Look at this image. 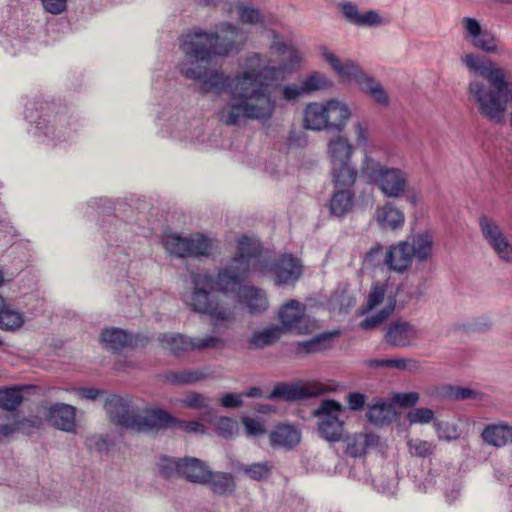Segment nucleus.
I'll list each match as a JSON object with an SVG mask.
<instances>
[{"instance_id":"f257e3e1","label":"nucleus","mask_w":512,"mask_h":512,"mask_svg":"<svg viewBox=\"0 0 512 512\" xmlns=\"http://www.w3.org/2000/svg\"><path fill=\"white\" fill-rule=\"evenodd\" d=\"M210 62L184 54L180 72L188 79L200 81L202 93L229 92L230 101L218 111L221 123L240 126L247 120L265 123L273 117L276 99L268 90V81L274 80L275 68L265 65L260 54H248L243 70L234 77L219 70H208Z\"/></svg>"},{"instance_id":"f03ea898","label":"nucleus","mask_w":512,"mask_h":512,"mask_svg":"<svg viewBox=\"0 0 512 512\" xmlns=\"http://www.w3.org/2000/svg\"><path fill=\"white\" fill-rule=\"evenodd\" d=\"M302 272L301 261L292 254L273 260L261 252L257 239L244 235L238 240L235 256L218 271L217 287L225 292L237 291L253 273H273L276 285L294 284Z\"/></svg>"},{"instance_id":"7ed1b4c3","label":"nucleus","mask_w":512,"mask_h":512,"mask_svg":"<svg viewBox=\"0 0 512 512\" xmlns=\"http://www.w3.org/2000/svg\"><path fill=\"white\" fill-rule=\"evenodd\" d=\"M247 41V34L237 25L221 23L215 32L201 29L187 33L183 37L181 50L190 58L211 60L212 56H228L238 53Z\"/></svg>"},{"instance_id":"20e7f679","label":"nucleus","mask_w":512,"mask_h":512,"mask_svg":"<svg viewBox=\"0 0 512 512\" xmlns=\"http://www.w3.org/2000/svg\"><path fill=\"white\" fill-rule=\"evenodd\" d=\"M105 409L118 425L137 432L157 433L176 422L169 412L151 406L138 407L131 400L112 395L106 399Z\"/></svg>"},{"instance_id":"39448f33","label":"nucleus","mask_w":512,"mask_h":512,"mask_svg":"<svg viewBox=\"0 0 512 512\" xmlns=\"http://www.w3.org/2000/svg\"><path fill=\"white\" fill-rule=\"evenodd\" d=\"M191 282L193 289L183 294L184 304L193 312L208 315L216 321H229L233 318V312L230 308L219 303L211 290L222 292L217 287V276L204 273H192ZM227 294L228 292L223 291Z\"/></svg>"},{"instance_id":"423d86ee","label":"nucleus","mask_w":512,"mask_h":512,"mask_svg":"<svg viewBox=\"0 0 512 512\" xmlns=\"http://www.w3.org/2000/svg\"><path fill=\"white\" fill-rule=\"evenodd\" d=\"M360 174L368 183L376 185L388 198H400L408 187V175L404 170L388 167L367 152L363 156Z\"/></svg>"},{"instance_id":"0eeeda50","label":"nucleus","mask_w":512,"mask_h":512,"mask_svg":"<svg viewBox=\"0 0 512 512\" xmlns=\"http://www.w3.org/2000/svg\"><path fill=\"white\" fill-rule=\"evenodd\" d=\"M165 249L179 258L209 257L214 250V240L201 233L182 237L179 234H169L163 238Z\"/></svg>"},{"instance_id":"6e6552de","label":"nucleus","mask_w":512,"mask_h":512,"mask_svg":"<svg viewBox=\"0 0 512 512\" xmlns=\"http://www.w3.org/2000/svg\"><path fill=\"white\" fill-rule=\"evenodd\" d=\"M345 407L335 400H323L314 411V416L319 419L318 432L322 438L329 442H338L344 434V421L341 416Z\"/></svg>"},{"instance_id":"1a4fd4ad","label":"nucleus","mask_w":512,"mask_h":512,"mask_svg":"<svg viewBox=\"0 0 512 512\" xmlns=\"http://www.w3.org/2000/svg\"><path fill=\"white\" fill-rule=\"evenodd\" d=\"M463 38L474 48L493 55H502L505 49L502 41L493 32L482 29L479 21L472 17H464L461 20Z\"/></svg>"},{"instance_id":"9d476101","label":"nucleus","mask_w":512,"mask_h":512,"mask_svg":"<svg viewBox=\"0 0 512 512\" xmlns=\"http://www.w3.org/2000/svg\"><path fill=\"white\" fill-rule=\"evenodd\" d=\"M479 228L483 239L495 255L506 264L512 263V242L500 224L486 215L479 217Z\"/></svg>"},{"instance_id":"9b49d317","label":"nucleus","mask_w":512,"mask_h":512,"mask_svg":"<svg viewBox=\"0 0 512 512\" xmlns=\"http://www.w3.org/2000/svg\"><path fill=\"white\" fill-rule=\"evenodd\" d=\"M270 49L273 52L283 56L278 67H275L274 81L277 80L278 72H280L282 74L292 73L300 68V66L303 62V56L300 53V51L298 49H296L294 46L287 45L286 43H284L282 40H280V38L277 35L274 37V40L271 43ZM261 58L263 59L265 65L274 68V66L269 65V61L267 59H265L262 56H261ZM272 82H273V80L268 81V87L270 86V84ZM268 90L270 91L269 88H268Z\"/></svg>"},{"instance_id":"f8f14e48","label":"nucleus","mask_w":512,"mask_h":512,"mask_svg":"<svg viewBox=\"0 0 512 512\" xmlns=\"http://www.w3.org/2000/svg\"><path fill=\"white\" fill-rule=\"evenodd\" d=\"M325 392L323 386L319 383L310 384H286L279 383L275 385L269 394V399H284L286 401H295L316 397Z\"/></svg>"},{"instance_id":"ddd939ff","label":"nucleus","mask_w":512,"mask_h":512,"mask_svg":"<svg viewBox=\"0 0 512 512\" xmlns=\"http://www.w3.org/2000/svg\"><path fill=\"white\" fill-rule=\"evenodd\" d=\"M384 339L393 347H410L419 339V331L409 321L398 319L389 324Z\"/></svg>"},{"instance_id":"4468645a","label":"nucleus","mask_w":512,"mask_h":512,"mask_svg":"<svg viewBox=\"0 0 512 512\" xmlns=\"http://www.w3.org/2000/svg\"><path fill=\"white\" fill-rule=\"evenodd\" d=\"M410 250V242L406 240L390 245L384 254L383 265L398 274L407 272L413 262Z\"/></svg>"},{"instance_id":"2eb2a0df","label":"nucleus","mask_w":512,"mask_h":512,"mask_svg":"<svg viewBox=\"0 0 512 512\" xmlns=\"http://www.w3.org/2000/svg\"><path fill=\"white\" fill-rule=\"evenodd\" d=\"M327 102L313 101L305 105L303 109V127L311 131H329Z\"/></svg>"},{"instance_id":"dca6fc26","label":"nucleus","mask_w":512,"mask_h":512,"mask_svg":"<svg viewBox=\"0 0 512 512\" xmlns=\"http://www.w3.org/2000/svg\"><path fill=\"white\" fill-rule=\"evenodd\" d=\"M47 420L57 429L73 432L76 428V408L65 403H55L47 408Z\"/></svg>"},{"instance_id":"f3484780","label":"nucleus","mask_w":512,"mask_h":512,"mask_svg":"<svg viewBox=\"0 0 512 512\" xmlns=\"http://www.w3.org/2000/svg\"><path fill=\"white\" fill-rule=\"evenodd\" d=\"M319 51L323 59L331 66L339 77L349 82L357 81L363 70L355 61L351 59H346L344 61L340 60L326 46H321Z\"/></svg>"},{"instance_id":"a211bd4d","label":"nucleus","mask_w":512,"mask_h":512,"mask_svg":"<svg viewBox=\"0 0 512 512\" xmlns=\"http://www.w3.org/2000/svg\"><path fill=\"white\" fill-rule=\"evenodd\" d=\"M305 316V306L297 300H289L279 310V320L282 332L293 331L298 334L303 332L302 323Z\"/></svg>"},{"instance_id":"6ab92c4d","label":"nucleus","mask_w":512,"mask_h":512,"mask_svg":"<svg viewBox=\"0 0 512 512\" xmlns=\"http://www.w3.org/2000/svg\"><path fill=\"white\" fill-rule=\"evenodd\" d=\"M340 10L349 23L359 27H376L386 23L378 12L368 10L361 13L357 5L352 2L341 3Z\"/></svg>"},{"instance_id":"aec40b11","label":"nucleus","mask_w":512,"mask_h":512,"mask_svg":"<svg viewBox=\"0 0 512 512\" xmlns=\"http://www.w3.org/2000/svg\"><path fill=\"white\" fill-rule=\"evenodd\" d=\"M329 131L341 133L352 117L350 106L337 98L326 99Z\"/></svg>"},{"instance_id":"412c9836","label":"nucleus","mask_w":512,"mask_h":512,"mask_svg":"<svg viewBox=\"0 0 512 512\" xmlns=\"http://www.w3.org/2000/svg\"><path fill=\"white\" fill-rule=\"evenodd\" d=\"M481 438L489 446L502 448L512 443V426L504 421L488 424L484 427Z\"/></svg>"},{"instance_id":"4be33fe9","label":"nucleus","mask_w":512,"mask_h":512,"mask_svg":"<svg viewBox=\"0 0 512 512\" xmlns=\"http://www.w3.org/2000/svg\"><path fill=\"white\" fill-rule=\"evenodd\" d=\"M269 439L273 448L291 450L299 444L301 433L295 426L283 424L270 432Z\"/></svg>"},{"instance_id":"5701e85b","label":"nucleus","mask_w":512,"mask_h":512,"mask_svg":"<svg viewBox=\"0 0 512 512\" xmlns=\"http://www.w3.org/2000/svg\"><path fill=\"white\" fill-rule=\"evenodd\" d=\"M353 154L354 147L348 138L342 135H336L329 139L326 155L330 165L351 161Z\"/></svg>"},{"instance_id":"b1692460","label":"nucleus","mask_w":512,"mask_h":512,"mask_svg":"<svg viewBox=\"0 0 512 512\" xmlns=\"http://www.w3.org/2000/svg\"><path fill=\"white\" fill-rule=\"evenodd\" d=\"M181 477L186 480L206 484L211 477V470L198 458L187 457L182 459Z\"/></svg>"},{"instance_id":"393cba45","label":"nucleus","mask_w":512,"mask_h":512,"mask_svg":"<svg viewBox=\"0 0 512 512\" xmlns=\"http://www.w3.org/2000/svg\"><path fill=\"white\" fill-rule=\"evenodd\" d=\"M239 299L244 303L251 313H261L268 307V301L265 292L262 289L253 286H240L237 291Z\"/></svg>"},{"instance_id":"a878e982","label":"nucleus","mask_w":512,"mask_h":512,"mask_svg":"<svg viewBox=\"0 0 512 512\" xmlns=\"http://www.w3.org/2000/svg\"><path fill=\"white\" fill-rule=\"evenodd\" d=\"M375 219L382 229L396 230L402 228L405 216L401 210L387 202L376 209Z\"/></svg>"},{"instance_id":"bb28decb","label":"nucleus","mask_w":512,"mask_h":512,"mask_svg":"<svg viewBox=\"0 0 512 512\" xmlns=\"http://www.w3.org/2000/svg\"><path fill=\"white\" fill-rule=\"evenodd\" d=\"M330 174L335 188H352L358 171L352 161L330 165Z\"/></svg>"},{"instance_id":"cd10ccee","label":"nucleus","mask_w":512,"mask_h":512,"mask_svg":"<svg viewBox=\"0 0 512 512\" xmlns=\"http://www.w3.org/2000/svg\"><path fill=\"white\" fill-rule=\"evenodd\" d=\"M355 83L359 86L361 91L370 95L376 103L383 106H387L389 104V96L381 83L366 72L362 71Z\"/></svg>"},{"instance_id":"c85d7f7f","label":"nucleus","mask_w":512,"mask_h":512,"mask_svg":"<svg viewBox=\"0 0 512 512\" xmlns=\"http://www.w3.org/2000/svg\"><path fill=\"white\" fill-rule=\"evenodd\" d=\"M378 436L372 433H356L346 439V453L352 457H359L378 444Z\"/></svg>"},{"instance_id":"c756f323","label":"nucleus","mask_w":512,"mask_h":512,"mask_svg":"<svg viewBox=\"0 0 512 512\" xmlns=\"http://www.w3.org/2000/svg\"><path fill=\"white\" fill-rule=\"evenodd\" d=\"M407 241L410 242V251L413 259L418 262L428 261L433 254V238L428 233H418Z\"/></svg>"},{"instance_id":"7c9ffc66","label":"nucleus","mask_w":512,"mask_h":512,"mask_svg":"<svg viewBox=\"0 0 512 512\" xmlns=\"http://www.w3.org/2000/svg\"><path fill=\"white\" fill-rule=\"evenodd\" d=\"M210 376L209 368L194 370L169 371L164 375L165 380L174 385H190Z\"/></svg>"},{"instance_id":"2f4dec72","label":"nucleus","mask_w":512,"mask_h":512,"mask_svg":"<svg viewBox=\"0 0 512 512\" xmlns=\"http://www.w3.org/2000/svg\"><path fill=\"white\" fill-rule=\"evenodd\" d=\"M101 340L107 349L120 351L133 342L131 334L120 328H106L101 333Z\"/></svg>"},{"instance_id":"473e14b6","label":"nucleus","mask_w":512,"mask_h":512,"mask_svg":"<svg viewBox=\"0 0 512 512\" xmlns=\"http://www.w3.org/2000/svg\"><path fill=\"white\" fill-rule=\"evenodd\" d=\"M163 349L168 350L175 356L191 351V345L187 341H191V337L180 333H163L158 338Z\"/></svg>"},{"instance_id":"72a5a7b5","label":"nucleus","mask_w":512,"mask_h":512,"mask_svg":"<svg viewBox=\"0 0 512 512\" xmlns=\"http://www.w3.org/2000/svg\"><path fill=\"white\" fill-rule=\"evenodd\" d=\"M354 203V193L351 188H338L330 200V212L335 216H343L348 213Z\"/></svg>"},{"instance_id":"f704fd0d","label":"nucleus","mask_w":512,"mask_h":512,"mask_svg":"<svg viewBox=\"0 0 512 512\" xmlns=\"http://www.w3.org/2000/svg\"><path fill=\"white\" fill-rule=\"evenodd\" d=\"M25 323L24 314L5 305L4 301L0 306V329L5 331H16L20 329Z\"/></svg>"},{"instance_id":"c9c22d12","label":"nucleus","mask_w":512,"mask_h":512,"mask_svg":"<svg viewBox=\"0 0 512 512\" xmlns=\"http://www.w3.org/2000/svg\"><path fill=\"white\" fill-rule=\"evenodd\" d=\"M282 328L272 326L255 332L249 340V349H262L277 342L282 336Z\"/></svg>"},{"instance_id":"e433bc0d","label":"nucleus","mask_w":512,"mask_h":512,"mask_svg":"<svg viewBox=\"0 0 512 512\" xmlns=\"http://www.w3.org/2000/svg\"><path fill=\"white\" fill-rule=\"evenodd\" d=\"M211 402L210 398L194 391H190L176 400V404L180 407L199 410L204 415L212 413Z\"/></svg>"},{"instance_id":"4c0bfd02","label":"nucleus","mask_w":512,"mask_h":512,"mask_svg":"<svg viewBox=\"0 0 512 512\" xmlns=\"http://www.w3.org/2000/svg\"><path fill=\"white\" fill-rule=\"evenodd\" d=\"M186 343L191 345V351L199 352L206 350H221L226 346L224 338L215 334L191 337V341H187Z\"/></svg>"},{"instance_id":"58836bf2","label":"nucleus","mask_w":512,"mask_h":512,"mask_svg":"<svg viewBox=\"0 0 512 512\" xmlns=\"http://www.w3.org/2000/svg\"><path fill=\"white\" fill-rule=\"evenodd\" d=\"M210 484L211 490L215 494L226 495L230 494L235 489V482L233 476L230 473L217 472L213 473L211 471V477H209L208 482Z\"/></svg>"},{"instance_id":"ea45409f","label":"nucleus","mask_w":512,"mask_h":512,"mask_svg":"<svg viewBox=\"0 0 512 512\" xmlns=\"http://www.w3.org/2000/svg\"><path fill=\"white\" fill-rule=\"evenodd\" d=\"M368 420L376 425L389 422L394 416L392 406L383 401H377L371 405L366 414Z\"/></svg>"},{"instance_id":"a19ab883","label":"nucleus","mask_w":512,"mask_h":512,"mask_svg":"<svg viewBox=\"0 0 512 512\" xmlns=\"http://www.w3.org/2000/svg\"><path fill=\"white\" fill-rule=\"evenodd\" d=\"M236 10L242 24L262 25L265 23V15L257 8L241 3L236 6Z\"/></svg>"},{"instance_id":"79ce46f5","label":"nucleus","mask_w":512,"mask_h":512,"mask_svg":"<svg viewBox=\"0 0 512 512\" xmlns=\"http://www.w3.org/2000/svg\"><path fill=\"white\" fill-rule=\"evenodd\" d=\"M395 301L390 299L388 304L378 313L366 317L360 324L361 328L368 330L377 327L384 322L394 311Z\"/></svg>"},{"instance_id":"37998d69","label":"nucleus","mask_w":512,"mask_h":512,"mask_svg":"<svg viewBox=\"0 0 512 512\" xmlns=\"http://www.w3.org/2000/svg\"><path fill=\"white\" fill-rule=\"evenodd\" d=\"M167 129L173 137L181 140L193 141L195 138V135L190 130L188 122L184 118L176 117L171 120Z\"/></svg>"},{"instance_id":"c03bdc74","label":"nucleus","mask_w":512,"mask_h":512,"mask_svg":"<svg viewBox=\"0 0 512 512\" xmlns=\"http://www.w3.org/2000/svg\"><path fill=\"white\" fill-rule=\"evenodd\" d=\"M21 390L17 388H7L0 390V407L11 411L15 410L22 402Z\"/></svg>"},{"instance_id":"a18cd8bd","label":"nucleus","mask_w":512,"mask_h":512,"mask_svg":"<svg viewBox=\"0 0 512 512\" xmlns=\"http://www.w3.org/2000/svg\"><path fill=\"white\" fill-rule=\"evenodd\" d=\"M181 465L182 459L163 456L158 463L159 473L165 478L181 477Z\"/></svg>"},{"instance_id":"49530a36","label":"nucleus","mask_w":512,"mask_h":512,"mask_svg":"<svg viewBox=\"0 0 512 512\" xmlns=\"http://www.w3.org/2000/svg\"><path fill=\"white\" fill-rule=\"evenodd\" d=\"M301 85L305 94H309L327 88L329 86V81L322 73L313 72L302 79Z\"/></svg>"},{"instance_id":"de8ad7c7","label":"nucleus","mask_w":512,"mask_h":512,"mask_svg":"<svg viewBox=\"0 0 512 512\" xmlns=\"http://www.w3.org/2000/svg\"><path fill=\"white\" fill-rule=\"evenodd\" d=\"M408 451L414 457H428L433 454L435 446L433 443L419 438L409 439L407 442Z\"/></svg>"},{"instance_id":"09e8293b","label":"nucleus","mask_w":512,"mask_h":512,"mask_svg":"<svg viewBox=\"0 0 512 512\" xmlns=\"http://www.w3.org/2000/svg\"><path fill=\"white\" fill-rule=\"evenodd\" d=\"M426 394L433 401L454 402V386L450 384H441L428 387L426 389Z\"/></svg>"},{"instance_id":"8fccbe9b","label":"nucleus","mask_w":512,"mask_h":512,"mask_svg":"<svg viewBox=\"0 0 512 512\" xmlns=\"http://www.w3.org/2000/svg\"><path fill=\"white\" fill-rule=\"evenodd\" d=\"M241 470L249 478L259 481L270 475L272 466L269 462L253 463L251 465L242 466Z\"/></svg>"},{"instance_id":"3c124183","label":"nucleus","mask_w":512,"mask_h":512,"mask_svg":"<svg viewBox=\"0 0 512 512\" xmlns=\"http://www.w3.org/2000/svg\"><path fill=\"white\" fill-rule=\"evenodd\" d=\"M387 368L400 371L416 372L420 368V362L413 358L387 359Z\"/></svg>"},{"instance_id":"603ef678","label":"nucleus","mask_w":512,"mask_h":512,"mask_svg":"<svg viewBox=\"0 0 512 512\" xmlns=\"http://www.w3.org/2000/svg\"><path fill=\"white\" fill-rule=\"evenodd\" d=\"M217 433L224 438H231L238 432L237 422L229 417H221L216 422Z\"/></svg>"},{"instance_id":"864d4df0","label":"nucleus","mask_w":512,"mask_h":512,"mask_svg":"<svg viewBox=\"0 0 512 512\" xmlns=\"http://www.w3.org/2000/svg\"><path fill=\"white\" fill-rule=\"evenodd\" d=\"M50 120H47L45 118H40L39 121L36 122V132L35 135L41 139L43 142L45 139H51L53 140L54 137L52 135H55L57 139H60L64 132L62 130H59L57 134H55V129L50 130ZM54 128V125L52 126Z\"/></svg>"},{"instance_id":"5fc2aeb1","label":"nucleus","mask_w":512,"mask_h":512,"mask_svg":"<svg viewBox=\"0 0 512 512\" xmlns=\"http://www.w3.org/2000/svg\"><path fill=\"white\" fill-rule=\"evenodd\" d=\"M385 293L386 284L376 283L373 285L367 296V309L372 310L379 305L384 300Z\"/></svg>"},{"instance_id":"6e6d98bb","label":"nucleus","mask_w":512,"mask_h":512,"mask_svg":"<svg viewBox=\"0 0 512 512\" xmlns=\"http://www.w3.org/2000/svg\"><path fill=\"white\" fill-rule=\"evenodd\" d=\"M434 427L440 440L451 441L459 437L456 427L447 422H435Z\"/></svg>"},{"instance_id":"4d7b16f0","label":"nucleus","mask_w":512,"mask_h":512,"mask_svg":"<svg viewBox=\"0 0 512 512\" xmlns=\"http://www.w3.org/2000/svg\"><path fill=\"white\" fill-rule=\"evenodd\" d=\"M383 246L379 243L373 245L364 256V263L369 267H378L383 264Z\"/></svg>"},{"instance_id":"13d9d810","label":"nucleus","mask_w":512,"mask_h":512,"mask_svg":"<svg viewBox=\"0 0 512 512\" xmlns=\"http://www.w3.org/2000/svg\"><path fill=\"white\" fill-rule=\"evenodd\" d=\"M241 420L247 436H259L266 433L265 425L260 419L242 417Z\"/></svg>"},{"instance_id":"bf43d9fd","label":"nucleus","mask_w":512,"mask_h":512,"mask_svg":"<svg viewBox=\"0 0 512 512\" xmlns=\"http://www.w3.org/2000/svg\"><path fill=\"white\" fill-rule=\"evenodd\" d=\"M408 420L411 424L429 423L434 418V412L429 408H415L408 413Z\"/></svg>"},{"instance_id":"052dcab7","label":"nucleus","mask_w":512,"mask_h":512,"mask_svg":"<svg viewBox=\"0 0 512 512\" xmlns=\"http://www.w3.org/2000/svg\"><path fill=\"white\" fill-rule=\"evenodd\" d=\"M171 427H177L187 433L204 434L206 431L205 426L198 421H183L176 418V422H171Z\"/></svg>"},{"instance_id":"680f3d73","label":"nucleus","mask_w":512,"mask_h":512,"mask_svg":"<svg viewBox=\"0 0 512 512\" xmlns=\"http://www.w3.org/2000/svg\"><path fill=\"white\" fill-rule=\"evenodd\" d=\"M482 396L483 394L477 390L468 387L454 386V402L470 399L481 400Z\"/></svg>"},{"instance_id":"e2e57ef3","label":"nucleus","mask_w":512,"mask_h":512,"mask_svg":"<svg viewBox=\"0 0 512 512\" xmlns=\"http://www.w3.org/2000/svg\"><path fill=\"white\" fill-rule=\"evenodd\" d=\"M349 409L353 411L362 410L366 402V396L359 392L349 393L346 397Z\"/></svg>"},{"instance_id":"0e129e2a","label":"nucleus","mask_w":512,"mask_h":512,"mask_svg":"<svg viewBox=\"0 0 512 512\" xmlns=\"http://www.w3.org/2000/svg\"><path fill=\"white\" fill-rule=\"evenodd\" d=\"M44 9L54 15L62 13L67 6V0H42Z\"/></svg>"},{"instance_id":"69168bd1","label":"nucleus","mask_w":512,"mask_h":512,"mask_svg":"<svg viewBox=\"0 0 512 512\" xmlns=\"http://www.w3.org/2000/svg\"><path fill=\"white\" fill-rule=\"evenodd\" d=\"M283 98L287 101L296 100L305 94L302 85L289 84L283 87Z\"/></svg>"},{"instance_id":"338daca9","label":"nucleus","mask_w":512,"mask_h":512,"mask_svg":"<svg viewBox=\"0 0 512 512\" xmlns=\"http://www.w3.org/2000/svg\"><path fill=\"white\" fill-rule=\"evenodd\" d=\"M395 400L402 407H411L418 402L419 394L417 392L401 393L396 395Z\"/></svg>"},{"instance_id":"774afa93","label":"nucleus","mask_w":512,"mask_h":512,"mask_svg":"<svg viewBox=\"0 0 512 512\" xmlns=\"http://www.w3.org/2000/svg\"><path fill=\"white\" fill-rule=\"evenodd\" d=\"M242 404V394L227 393L221 398V405L226 408H237Z\"/></svg>"}]
</instances>
